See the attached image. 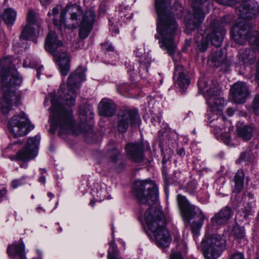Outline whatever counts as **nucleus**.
I'll list each match as a JSON object with an SVG mask.
<instances>
[{
  "mask_svg": "<svg viewBox=\"0 0 259 259\" xmlns=\"http://www.w3.org/2000/svg\"><path fill=\"white\" fill-rule=\"evenodd\" d=\"M58 93L59 97L55 95L51 96L52 105L49 108L50 132L54 134L58 129L59 135L62 136L70 134L77 135L82 132L91 130V120L94 115L91 111L90 116L88 117L85 109L80 108L78 109L80 124L76 125L75 123L73 112L70 108L75 102L76 95L74 89L67 86V89L63 90L60 88Z\"/></svg>",
  "mask_w": 259,
  "mask_h": 259,
  "instance_id": "nucleus-1",
  "label": "nucleus"
},
{
  "mask_svg": "<svg viewBox=\"0 0 259 259\" xmlns=\"http://www.w3.org/2000/svg\"><path fill=\"white\" fill-rule=\"evenodd\" d=\"M155 8L157 15L155 38L160 48L173 57L177 49L175 38L180 31L175 16L179 14L177 10L182 11V7L179 3L171 7L170 0H155Z\"/></svg>",
  "mask_w": 259,
  "mask_h": 259,
  "instance_id": "nucleus-2",
  "label": "nucleus"
},
{
  "mask_svg": "<svg viewBox=\"0 0 259 259\" xmlns=\"http://www.w3.org/2000/svg\"><path fill=\"white\" fill-rule=\"evenodd\" d=\"M0 78L3 87L1 101L2 113L7 114L11 108L20 103L21 98L16 90L22 84V77L15 69L10 57L0 60Z\"/></svg>",
  "mask_w": 259,
  "mask_h": 259,
  "instance_id": "nucleus-3",
  "label": "nucleus"
},
{
  "mask_svg": "<svg viewBox=\"0 0 259 259\" xmlns=\"http://www.w3.org/2000/svg\"><path fill=\"white\" fill-rule=\"evenodd\" d=\"M144 220L152 233L156 245L161 247H167L171 242V238L166 228V219L162 212L150 207L145 212Z\"/></svg>",
  "mask_w": 259,
  "mask_h": 259,
  "instance_id": "nucleus-4",
  "label": "nucleus"
},
{
  "mask_svg": "<svg viewBox=\"0 0 259 259\" xmlns=\"http://www.w3.org/2000/svg\"><path fill=\"white\" fill-rule=\"evenodd\" d=\"M65 13L69 15V20L71 22L72 27H79V36L84 39L92 31L95 22L96 14L92 9L85 11L82 7L76 4H68L65 7Z\"/></svg>",
  "mask_w": 259,
  "mask_h": 259,
  "instance_id": "nucleus-5",
  "label": "nucleus"
},
{
  "mask_svg": "<svg viewBox=\"0 0 259 259\" xmlns=\"http://www.w3.org/2000/svg\"><path fill=\"white\" fill-rule=\"evenodd\" d=\"M199 91L205 99L208 105V111L219 113L224 105V100L218 97L221 93L218 82L214 79L202 78L197 83Z\"/></svg>",
  "mask_w": 259,
  "mask_h": 259,
  "instance_id": "nucleus-6",
  "label": "nucleus"
},
{
  "mask_svg": "<svg viewBox=\"0 0 259 259\" xmlns=\"http://www.w3.org/2000/svg\"><path fill=\"white\" fill-rule=\"evenodd\" d=\"M177 200L184 220L189 223L193 219H196L192 222L191 228L193 234L198 236L205 219L204 214L198 207L191 204L185 196L178 194Z\"/></svg>",
  "mask_w": 259,
  "mask_h": 259,
  "instance_id": "nucleus-7",
  "label": "nucleus"
},
{
  "mask_svg": "<svg viewBox=\"0 0 259 259\" xmlns=\"http://www.w3.org/2000/svg\"><path fill=\"white\" fill-rule=\"evenodd\" d=\"M227 23V22L224 21L214 19L211 22L210 31L206 37H204L202 33L197 32L195 40L198 45V50L202 52L206 51L209 40L212 45L217 48L220 47L225 34L224 27Z\"/></svg>",
  "mask_w": 259,
  "mask_h": 259,
  "instance_id": "nucleus-8",
  "label": "nucleus"
},
{
  "mask_svg": "<svg viewBox=\"0 0 259 259\" xmlns=\"http://www.w3.org/2000/svg\"><path fill=\"white\" fill-rule=\"evenodd\" d=\"M133 194L137 201L144 205H152L156 203L158 199V187L150 179L136 181Z\"/></svg>",
  "mask_w": 259,
  "mask_h": 259,
  "instance_id": "nucleus-9",
  "label": "nucleus"
},
{
  "mask_svg": "<svg viewBox=\"0 0 259 259\" xmlns=\"http://www.w3.org/2000/svg\"><path fill=\"white\" fill-rule=\"evenodd\" d=\"M206 259H217L226 247V241L219 234L205 235L200 245Z\"/></svg>",
  "mask_w": 259,
  "mask_h": 259,
  "instance_id": "nucleus-10",
  "label": "nucleus"
},
{
  "mask_svg": "<svg viewBox=\"0 0 259 259\" xmlns=\"http://www.w3.org/2000/svg\"><path fill=\"white\" fill-rule=\"evenodd\" d=\"M231 33L234 41L240 45H243L250 38V42L259 49V32H255L253 37H251V29L246 22H240L232 27Z\"/></svg>",
  "mask_w": 259,
  "mask_h": 259,
  "instance_id": "nucleus-11",
  "label": "nucleus"
},
{
  "mask_svg": "<svg viewBox=\"0 0 259 259\" xmlns=\"http://www.w3.org/2000/svg\"><path fill=\"white\" fill-rule=\"evenodd\" d=\"M192 5L193 12L188 16L187 29L194 30L203 22L205 13L203 7L207 5L208 0H190Z\"/></svg>",
  "mask_w": 259,
  "mask_h": 259,
  "instance_id": "nucleus-12",
  "label": "nucleus"
},
{
  "mask_svg": "<svg viewBox=\"0 0 259 259\" xmlns=\"http://www.w3.org/2000/svg\"><path fill=\"white\" fill-rule=\"evenodd\" d=\"M34 127L23 113L21 115L13 116L8 124L9 131L15 137L24 136Z\"/></svg>",
  "mask_w": 259,
  "mask_h": 259,
  "instance_id": "nucleus-13",
  "label": "nucleus"
},
{
  "mask_svg": "<svg viewBox=\"0 0 259 259\" xmlns=\"http://www.w3.org/2000/svg\"><path fill=\"white\" fill-rule=\"evenodd\" d=\"M140 122V117L137 109H126L119 112L116 127L119 132L124 133L128 129L130 124L131 126H135Z\"/></svg>",
  "mask_w": 259,
  "mask_h": 259,
  "instance_id": "nucleus-14",
  "label": "nucleus"
},
{
  "mask_svg": "<svg viewBox=\"0 0 259 259\" xmlns=\"http://www.w3.org/2000/svg\"><path fill=\"white\" fill-rule=\"evenodd\" d=\"M40 136H35L28 139L26 146L19 150L16 155L11 156L10 158L13 160L27 162L33 159L37 154Z\"/></svg>",
  "mask_w": 259,
  "mask_h": 259,
  "instance_id": "nucleus-15",
  "label": "nucleus"
},
{
  "mask_svg": "<svg viewBox=\"0 0 259 259\" xmlns=\"http://www.w3.org/2000/svg\"><path fill=\"white\" fill-rule=\"evenodd\" d=\"M27 23L22 29L20 37L22 39L26 40L35 35V29H37L39 34L41 29V25L42 21L33 10H29L26 16Z\"/></svg>",
  "mask_w": 259,
  "mask_h": 259,
  "instance_id": "nucleus-16",
  "label": "nucleus"
},
{
  "mask_svg": "<svg viewBox=\"0 0 259 259\" xmlns=\"http://www.w3.org/2000/svg\"><path fill=\"white\" fill-rule=\"evenodd\" d=\"M173 79L175 85L183 93L187 89L190 83L188 71L183 66L176 65L173 74Z\"/></svg>",
  "mask_w": 259,
  "mask_h": 259,
  "instance_id": "nucleus-17",
  "label": "nucleus"
},
{
  "mask_svg": "<svg viewBox=\"0 0 259 259\" xmlns=\"http://www.w3.org/2000/svg\"><path fill=\"white\" fill-rule=\"evenodd\" d=\"M233 214L232 208L228 206L222 208L220 211L215 213L211 218L210 221L213 228L218 229L229 222Z\"/></svg>",
  "mask_w": 259,
  "mask_h": 259,
  "instance_id": "nucleus-18",
  "label": "nucleus"
},
{
  "mask_svg": "<svg viewBox=\"0 0 259 259\" xmlns=\"http://www.w3.org/2000/svg\"><path fill=\"white\" fill-rule=\"evenodd\" d=\"M259 13V7L253 0H243L242 1L238 15L244 19H251Z\"/></svg>",
  "mask_w": 259,
  "mask_h": 259,
  "instance_id": "nucleus-19",
  "label": "nucleus"
},
{
  "mask_svg": "<svg viewBox=\"0 0 259 259\" xmlns=\"http://www.w3.org/2000/svg\"><path fill=\"white\" fill-rule=\"evenodd\" d=\"M230 91L234 102L237 104L244 103L249 95L247 86L243 82L234 83Z\"/></svg>",
  "mask_w": 259,
  "mask_h": 259,
  "instance_id": "nucleus-20",
  "label": "nucleus"
},
{
  "mask_svg": "<svg viewBox=\"0 0 259 259\" xmlns=\"http://www.w3.org/2000/svg\"><path fill=\"white\" fill-rule=\"evenodd\" d=\"M208 58L213 66L221 67L222 69L224 71H226L231 66V61L227 59L226 54L221 49L218 48L215 51H213Z\"/></svg>",
  "mask_w": 259,
  "mask_h": 259,
  "instance_id": "nucleus-21",
  "label": "nucleus"
},
{
  "mask_svg": "<svg viewBox=\"0 0 259 259\" xmlns=\"http://www.w3.org/2000/svg\"><path fill=\"white\" fill-rule=\"evenodd\" d=\"M127 156L135 162H141L144 160V145L142 143H130L125 147Z\"/></svg>",
  "mask_w": 259,
  "mask_h": 259,
  "instance_id": "nucleus-22",
  "label": "nucleus"
},
{
  "mask_svg": "<svg viewBox=\"0 0 259 259\" xmlns=\"http://www.w3.org/2000/svg\"><path fill=\"white\" fill-rule=\"evenodd\" d=\"M60 6H57L48 13V16L52 19L53 24L59 30L66 27L65 8L60 13Z\"/></svg>",
  "mask_w": 259,
  "mask_h": 259,
  "instance_id": "nucleus-23",
  "label": "nucleus"
},
{
  "mask_svg": "<svg viewBox=\"0 0 259 259\" xmlns=\"http://www.w3.org/2000/svg\"><path fill=\"white\" fill-rule=\"evenodd\" d=\"M216 115H219L216 118H213L210 121V126L214 127V130L220 133L222 131H226L228 129L229 131H233L234 127L232 125V123L227 120L224 115L222 114V111L219 113L212 112Z\"/></svg>",
  "mask_w": 259,
  "mask_h": 259,
  "instance_id": "nucleus-24",
  "label": "nucleus"
},
{
  "mask_svg": "<svg viewBox=\"0 0 259 259\" xmlns=\"http://www.w3.org/2000/svg\"><path fill=\"white\" fill-rule=\"evenodd\" d=\"M85 68L79 66L75 71L70 74L67 86L72 89L79 87L80 83L85 80Z\"/></svg>",
  "mask_w": 259,
  "mask_h": 259,
  "instance_id": "nucleus-25",
  "label": "nucleus"
},
{
  "mask_svg": "<svg viewBox=\"0 0 259 259\" xmlns=\"http://www.w3.org/2000/svg\"><path fill=\"white\" fill-rule=\"evenodd\" d=\"M62 46L63 43L58 39L56 33L54 31H50L46 39V50L52 55L57 56V50L62 47Z\"/></svg>",
  "mask_w": 259,
  "mask_h": 259,
  "instance_id": "nucleus-26",
  "label": "nucleus"
},
{
  "mask_svg": "<svg viewBox=\"0 0 259 259\" xmlns=\"http://www.w3.org/2000/svg\"><path fill=\"white\" fill-rule=\"evenodd\" d=\"M7 252L9 256L13 259L16 257H18V259H27L25 252V245L22 241L20 243L14 242L8 245Z\"/></svg>",
  "mask_w": 259,
  "mask_h": 259,
  "instance_id": "nucleus-27",
  "label": "nucleus"
},
{
  "mask_svg": "<svg viewBox=\"0 0 259 259\" xmlns=\"http://www.w3.org/2000/svg\"><path fill=\"white\" fill-rule=\"evenodd\" d=\"M238 59L242 64L248 66L253 64L256 61V55L254 50L246 48L239 50Z\"/></svg>",
  "mask_w": 259,
  "mask_h": 259,
  "instance_id": "nucleus-28",
  "label": "nucleus"
},
{
  "mask_svg": "<svg viewBox=\"0 0 259 259\" xmlns=\"http://www.w3.org/2000/svg\"><path fill=\"white\" fill-rule=\"evenodd\" d=\"M115 110V105L109 99H103L99 104V112L101 115L112 116L114 114Z\"/></svg>",
  "mask_w": 259,
  "mask_h": 259,
  "instance_id": "nucleus-29",
  "label": "nucleus"
},
{
  "mask_svg": "<svg viewBox=\"0 0 259 259\" xmlns=\"http://www.w3.org/2000/svg\"><path fill=\"white\" fill-rule=\"evenodd\" d=\"M57 63L62 76H66L70 67V60L69 55L63 52L61 53L57 58Z\"/></svg>",
  "mask_w": 259,
  "mask_h": 259,
  "instance_id": "nucleus-30",
  "label": "nucleus"
},
{
  "mask_svg": "<svg viewBox=\"0 0 259 259\" xmlns=\"http://www.w3.org/2000/svg\"><path fill=\"white\" fill-rule=\"evenodd\" d=\"M245 175L244 171L241 170H238L235 174L234 177V192L239 193L243 190L244 186V182Z\"/></svg>",
  "mask_w": 259,
  "mask_h": 259,
  "instance_id": "nucleus-31",
  "label": "nucleus"
},
{
  "mask_svg": "<svg viewBox=\"0 0 259 259\" xmlns=\"http://www.w3.org/2000/svg\"><path fill=\"white\" fill-rule=\"evenodd\" d=\"M253 131V127L248 125H241L237 127L238 136L244 141H248L251 138Z\"/></svg>",
  "mask_w": 259,
  "mask_h": 259,
  "instance_id": "nucleus-32",
  "label": "nucleus"
},
{
  "mask_svg": "<svg viewBox=\"0 0 259 259\" xmlns=\"http://www.w3.org/2000/svg\"><path fill=\"white\" fill-rule=\"evenodd\" d=\"M17 13L12 8L5 10L3 15V20L8 27H11L14 24L16 19Z\"/></svg>",
  "mask_w": 259,
  "mask_h": 259,
  "instance_id": "nucleus-33",
  "label": "nucleus"
},
{
  "mask_svg": "<svg viewBox=\"0 0 259 259\" xmlns=\"http://www.w3.org/2000/svg\"><path fill=\"white\" fill-rule=\"evenodd\" d=\"M108 154L109 156L110 161L115 164V166H116L118 161L121 159V150L117 148L109 150Z\"/></svg>",
  "mask_w": 259,
  "mask_h": 259,
  "instance_id": "nucleus-34",
  "label": "nucleus"
},
{
  "mask_svg": "<svg viewBox=\"0 0 259 259\" xmlns=\"http://www.w3.org/2000/svg\"><path fill=\"white\" fill-rule=\"evenodd\" d=\"M109 245L110 248L108 252V259H120V258H118V251L115 241L112 240Z\"/></svg>",
  "mask_w": 259,
  "mask_h": 259,
  "instance_id": "nucleus-35",
  "label": "nucleus"
},
{
  "mask_svg": "<svg viewBox=\"0 0 259 259\" xmlns=\"http://www.w3.org/2000/svg\"><path fill=\"white\" fill-rule=\"evenodd\" d=\"M232 233L237 239H241L245 237V230L243 227L236 224L232 229Z\"/></svg>",
  "mask_w": 259,
  "mask_h": 259,
  "instance_id": "nucleus-36",
  "label": "nucleus"
},
{
  "mask_svg": "<svg viewBox=\"0 0 259 259\" xmlns=\"http://www.w3.org/2000/svg\"><path fill=\"white\" fill-rule=\"evenodd\" d=\"M231 132L232 131H229L228 129H227L226 130V131H222V132H220V133L221 134L222 141L224 144L230 147H232L235 145L230 137V132Z\"/></svg>",
  "mask_w": 259,
  "mask_h": 259,
  "instance_id": "nucleus-37",
  "label": "nucleus"
},
{
  "mask_svg": "<svg viewBox=\"0 0 259 259\" xmlns=\"http://www.w3.org/2000/svg\"><path fill=\"white\" fill-rule=\"evenodd\" d=\"M197 185V183L194 180L189 182L185 186L186 192L190 195H194L196 193Z\"/></svg>",
  "mask_w": 259,
  "mask_h": 259,
  "instance_id": "nucleus-38",
  "label": "nucleus"
},
{
  "mask_svg": "<svg viewBox=\"0 0 259 259\" xmlns=\"http://www.w3.org/2000/svg\"><path fill=\"white\" fill-rule=\"evenodd\" d=\"M143 61H141V65L139 67V74L141 78H146L148 75V69L150 65H146Z\"/></svg>",
  "mask_w": 259,
  "mask_h": 259,
  "instance_id": "nucleus-39",
  "label": "nucleus"
},
{
  "mask_svg": "<svg viewBox=\"0 0 259 259\" xmlns=\"http://www.w3.org/2000/svg\"><path fill=\"white\" fill-rule=\"evenodd\" d=\"M239 159L241 161H246L251 162L253 160V156L252 152L250 150H247L241 153L239 156Z\"/></svg>",
  "mask_w": 259,
  "mask_h": 259,
  "instance_id": "nucleus-40",
  "label": "nucleus"
},
{
  "mask_svg": "<svg viewBox=\"0 0 259 259\" xmlns=\"http://www.w3.org/2000/svg\"><path fill=\"white\" fill-rule=\"evenodd\" d=\"M130 9V7L128 5L124 4L123 3H122L120 5L119 8H118V12H119V16L121 18H123V20L124 21L125 18H126V19L130 17L127 16V13H125L124 10L125 11H127Z\"/></svg>",
  "mask_w": 259,
  "mask_h": 259,
  "instance_id": "nucleus-41",
  "label": "nucleus"
},
{
  "mask_svg": "<svg viewBox=\"0 0 259 259\" xmlns=\"http://www.w3.org/2000/svg\"><path fill=\"white\" fill-rule=\"evenodd\" d=\"M117 90L122 95H125L126 94H131L130 85L125 83L118 84L117 86Z\"/></svg>",
  "mask_w": 259,
  "mask_h": 259,
  "instance_id": "nucleus-42",
  "label": "nucleus"
},
{
  "mask_svg": "<svg viewBox=\"0 0 259 259\" xmlns=\"http://www.w3.org/2000/svg\"><path fill=\"white\" fill-rule=\"evenodd\" d=\"M252 111L256 115H259V94L256 95L252 102Z\"/></svg>",
  "mask_w": 259,
  "mask_h": 259,
  "instance_id": "nucleus-43",
  "label": "nucleus"
},
{
  "mask_svg": "<svg viewBox=\"0 0 259 259\" xmlns=\"http://www.w3.org/2000/svg\"><path fill=\"white\" fill-rule=\"evenodd\" d=\"M25 177H22L20 179H15L12 181L11 185L13 189H16L18 187L22 186L26 183Z\"/></svg>",
  "mask_w": 259,
  "mask_h": 259,
  "instance_id": "nucleus-44",
  "label": "nucleus"
},
{
  "mask_svg": "<svg viewBox=\"0 0 259 259\" xmlns=\"http://www.w3.org/2000/svg\"><path fill=\"white\" fill-rule=\"evenodd\" d=\"M24 65L25 66H29L30 67H36L37 66L36 61H34L33 59H31L30 57H27L24 61Z\"/></svg>",
  "mask_w": 259,
  "mask_h": 259,
  "instance_id": "nucleus-45",
  "label": "nucleus"
},
{
  "mask_svg": "<svg viewBox=\"0 0 259 259\" xmlns=\"http://www.w3.org/2000/svg\"><path fill=\"white\" fill-rule=\"evenodd\" d=\"M102 50L105 52H113L114 48L111 44L109 42H105L101 44Z\"/></svg>",
  "mask_w": 259,
  "mask_h": 259,
  "instance_id": "nucleus-46",
  "label": "nucleus"
},
{
  "mask_svg": "<svg viewBox=\"0 0 259 259\" xmlns=\"http://www.w3.org/2000/svg\"><path fill=\"white\" fill-rule=\"evenodd\" d=\"M125 66L127 69V72L130 74V77H132L133 75V71L134 70L133 63L130 61H125L124 62Z\"/></svg>",
  "mask_w": 259,
  "mask_h": 259,
  "instance_id": "nucleus-47",
  "label": "nucleus"
},
{
  "mask_svg": "<svg viewBox=\"0 0 259 259\" xmlns=\"http://www.w3.org/2000/svg\"><path fill=\"white\" fill-rule=\"evenodd\" d=\"M237 0H215V1L218 4L226 6H231L234 5Z\"/></svg>",
  "mask_w": 259,
  "mask_h": 259,
  "instance_id": "nucleus-48",
  "label": "nucleus"
},
{
  "mask_svg": "<svg viewBox=\"0 0 259 259\" xmlns=\"http://www.w3.org/2000/svg\"><path fill=\"white\" fill-rule=\"evenodd\" d=\"M141 61H143V62H144L143 63L146 64V65H150V63L151 62V59L148 56V55L144 54V55L139 59L138 61L139 62L140 65H141Z\"/></svg>",
  "mask_w": 259,
  "mask_h": 259,
  "instance_id": "nucleus-49",
  "label": "nucleus"
},
{
  "mask_svg": "<svg viewBox=\"0 0 259 259\" xmlns=\"http://www.w3.org/2000/svg\"><path fill=\"white\" fill-rule=\"evenodd\" d=\"M106 191L103 189H101L100 190H98L97 191V197L98 198L97 200L101 201L103 200L106 197Z\"/></svg>",
  "mask_w": 259,
  "mask_h": 259,
  "instance_id": "nucleus-50",
  "label": "nucleus"
},
{
  "mask_svg": "<svg viewBox=\"0 0 259 259\" xmlns=\"http://www.w3.org/2000/svg\"><path fill=\"white\" fill-rule=\"evenodd\" d=\"M230 259H244V256L242 253L236 252L233 253Z\"/></svg>",
  "mask_w": 259,
  "mask_h": 259,
  "instance_id": "nucleus-51",
  "label": "nucleus"
},
{
  "mask_svg": "<svg viewBox=\"0 0 259 259\" xmlns=\"http://www.w3.org/2000/svg\"><path fill=\"white\" fill-rule=\"evenodd\" d=\"M176 152L177 155L181 157H183L185 155V150L184 147H178L176 150Z\"/></svg>",
  "mask_w": 259,
  "mask_h": 259,
  "instance_id": "nucleus-52",
  "label": "nucleus"
},
{
  "mask_svg": "<svg viewBox=\"0 0 259 259\" xmlns=\"http://www.w3.org/2000/svg\"><path fill=\"white\" fill-rule=\"evenodd\" d=\"M7 193L5 187L0 185V201L2 200L3 197H5Z\"/></svg>",
  "mask_w": 259,
  "mask_h": 259,
  "instance_id": "nucleus-53",
  "label": "nucleus"
},
{
  "mask_svg": "<svg viewBox=\"0 0 259 259\" xmlns=\"http://www.w3.org/2000/svg\"><path fill=\"white\" fill-rule=\"evenodd\" d=\"M41 176L39 177L38 179V181L42 184H45L46 183V178L43 175V172L46 173L47 172L46 169H41Z\"/></svg>",
  "mask_w": 259,
  "mask_h": 259,
  "instance_id": "nucleus-54",
  "label": "nucleus"
},
{
  "mask_svg": "<svg viewBox=\"0 0 259 259\" xmlns=\"http://www.w3.org/2000/svg\"><path fill=\"white\" fill-rule=\"evenodd\" d=\"M144 210V208H140L139 209V215L138 216V220L141 221V222H142V219H143V212Z\"/></svg>",
  "mask_w": 259,
  "mask_h": 259,
  "instance_id": "nucleus-55",
  "label": "nucleus"
},
{
  "mask_svg": "<svg viewBox=\"0 0 259 259\" xmlns=\"http://www.w3.org/2000/svg\"><path fill=\"white\" fill-rule=\"evenodd\" d=\"M235 112V110L232 108H228L226 111V113L229 116H232Z\"/></svg>",
  "mask_w": 259,
  "mask_h": 259,
  "instance_id": "nucleus-56",
  "label": "nucleus"
},
{
  "mask_svg": "<svg viewBox=\"0 0 259 259\" xmlns=\"http://www.w3.org/2000/svg\"><path fill=\"white\" fill-rule=\"evenodd\" d=\"M171 259H183L180 253H176L171 255Z\"/></svg>",
  "mask_w": 259,
  "mask_h": 259,
  "instance_id": "nucleus-57",
  "label": "nucleus"
},
{
  "mask_svg": "<svg viewBox=\"0 0 259 259\" xmlns=\"http://www.w3.org/2000/svg\"><path fill=\"white\" fill-rule=\"evenodd\" d=\"M141 49H137L136 51H135V54H136V56L138 57L139 59L143 56L144 55L142 54V52H140V50Z\"/></svg>",
  "mask_w": 259,
  "mask_h": 259,
  "instance_id": "nucleus-58",
  "label": "nucleus"
},
{
  "mask_svg": "<svg viewBox=\"0 0 259 259\" xmlns=\"http://www.w3.org/2000/svg\"><path fill=\"white\" fill-rule=\"evenodd\" d=\"M104 4L103 3L101 4L100 8H99V13H104L106 11V8Z\"/></svg>",
  "mask_w": 259,
  "mask_h": 259,
  "instance_id": "nucleus-59",
  "label": "nucleus"
},
{
  "mask_svg": "<svg viewBox=\"0 0 259 259\" xmlns=\"http://www.w3.org/2000/svg\"><path fill=\"white\" fill-rule=\"evenodd\" d=\"M43 68L42 66H40L36 68V76L38 79H40L41 69Z\"/></svg>",
  "mask_w": 259,
  "mask_h": 259,
  "instance_id": "nucleus-60",
  "label": "nucleus"
},
{
  "mask_svg": "<svg viewBox=\"0 0 259 259\" xmlns=\"http://www.w3.org/2000/svg\"><path fill=\"white\" fill-rule=\"evenodd\" d=\"M256 76H259V59L257 63Z\"/></svg>",
  "mask_w": 259,
  "mask_h": 259,
  "instance_id": "nucleus-61",
  "label": "nucleus"
},
{
  "mask_svg": "<svg viewBox=\"0 0 259 259\" xmlns=\"http://www.w3.org/2000/svg\"><path fill=\"white\" fill-rule=\"evenodd\" d=\"M41 3L43 5H47L50 1V0H40Z\"/></svg>",
  "mask_w": 259,
  "mask_h": 259,
  "instance_id": "nucleus-62",
  "label": "nucleus"
},
{
  "mask_svg": "<svg viewBox=\"0 0 259 259\" xmlns=\"http://www.w3.org/2000/svg\"><path fill=\"white\" fill-rule=\"evenodd\" d=\"M167 161V159L166 158V156L165 155L163 156L162 160V163L163 165L165 164Z\"/></svg>",
  "mask_w": 259,
  "mask_h": 259,
  "instance_id": "nucleus-63",
  "label": "nucleus"
},
{
  "mask_svg": "<svg viewBox=\"0 0 259 259\" xmlns=\"http://www.w3.org/2000/svg\"><path fill=\"white\" fill-rule=\"evenodd\" d=\"M96 202V200H95V199H93L91 202H90V205L92 206V207H94V205H95V202Z\"/></svg>",
  "mask_w": 259,
  "mask_h": 259,
  "instance_id": "nucleus-64",
  "label": "nucleus"
}]
</instances>
